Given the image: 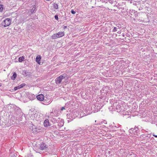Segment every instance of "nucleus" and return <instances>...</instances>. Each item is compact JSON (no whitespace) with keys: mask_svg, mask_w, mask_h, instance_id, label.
<instances>
[{"mask_svg":"<svg viewBox=\"0 0 157 157\" xmlns=\"http://www.w3.org/2000/svg\"><path fill=\"white\" fill-rule=\"evenodd\" d=\"M77 112L73 110L72 111H70L69 113L67 114V118L70 120V121L68 120V122L71 121L77 117Z\"/></svg>","mask_w":157,"mask_h":157,"instance_id":"f257e3e1","label":"nucleus"},{"mask_svg":"<svg viewBox=\"0 0 157 157\" xmlns=\"http://www.w3.org/2000/svg\"><path fill=\"white\" fill-rule=\"evenodd\" d=\"M67 78V75L66 74H63L57 77L56 79V82L57 84L61 83L63 80H66Z\"/></svg>","mask_w":157,"mask_h":157,"instance_id":"f03ea898","label":"nucleus"},{"mask_svg":"<svg viewBox=\"0 0 157 157\" xmlns=\"http://www.w3.org/2000/svg\"><path fill=\"white\" fill-rule=\"evenodd\" d=\"M39 149L42 150H44L45 151H47L48 150V146L43 142L40 143Z\"/></svg>","mask_w":157,"mask_h":157,"instance_id":"7ed1b4c3","label":"nucleus"},{"mask_svg":"<svg viewBox=\"0 0 157 157\" xmlns=\"http://www.w3.org/2000/svg\"><path fill=\"white\" fill-rule=\"evenodd\" d=\"M11 19L10 18H6L5 19L2 23V25L4 27L9 25L11 23Z\"/></svg>","mask_w":157,"mask_h":157,"instance_id":"20e7f679","label":"nucleus"},{"mask_svg":"<svg viewBox=\"0 0 157 157\" xmlns=\"http://www.w3.org/2000/svg\"><path fill=\"white\" fill-rule=\"evenodd\" d=\"M129 133L131 134H133L134 135L137 134L139 132L138 128L137 127L135 126L134 128H131L129 130Z\"/></svg>","mask_w":157,"mask_h":157,"instance_id":"39448f33","label":"nucleus"},{"mask_svg":"<svg viewBox=\"0 0 157 157\" xmlns=\"http://www.w3.org/2000/svg\"><path fill=\"white\" fill-rule=\"evenodd\" d=\"M93 107H94L95 109L94 112H95L96 111L97 112L101 108L102 106L99 103H96L93 106Z\"/></svg>","mask_w":157,"mask_h":157,"instance_id":"423d86ee","label":"nucleus"},{"mask_svg":"<svg viewBox=\"0 0 157 157\" xmlns=\"http://www.w3.org/2000/svg\"><path fill=\"white\" fill-rule=\"evenodd\" d=\"M116 106V111H117V112H120L121 110V106L120 105L118 104H117V103H114L113 104V107H115Z\"/></svg>","mask_w":157,"mask_h":157,"instance_id":"0eeeda50","label":"nucleus"},{"mask_svg":"<svg viewBox=\"0 0 157 157\" xmlns=\"http://www.w3.org/2000/svg\"><path fill=\"white\" fill-rule=\"evenodd\" d=\"M14 110V115H16L17 116H18L19 117L21 116V112L20 108H17L15 109Z\"/></svg>","mask_w":157,"mask_h":157,"instance_id":"6e6552de","label":"nucleus"},{"mask_svg":"<svg viewBox=\"0 0 157 157\" xmlns=\"http://www.w3.org/2000/svg\"><path fill=\"white\" fill-rule=\"evenodd\" d=\"M36 98L38 100L40 101H44V102L45 100H44V96L43 94H39L36 96Z\"/></svg>","mask_w":157,"mask_h":157,"instance_id":"1a4fd4ad","label":"nucleus"},{"mask_svg":"<svg viewBox=\"0 0 157 157\" xmlns=\"http://www.w3.org/2000/svg\"><path fill=\"white\" fill-rule=\"evenodd\" d=\"M141 136L143 138H146L147 140H148L151 138V134L150 135L149 134H143Z\"/></svg>","mask_w":157,"mask_h":157,"instance_id":"9d476101","label":"nucleus"},{"mask_svg":"<svg viewBox=\"0 0 157 157\" xmlns=\"http://www.w3.org/2000/svg\"><path fill=\"white\" fill-rule=\"evenodd\" d=\"M44 126L46 127L50 126V124H49V120L48 119H46L44 121Z\"/></svg>","mask_w":157,"mask_h":157,"instance_id":"9b49d317","label":"nucleus"},{"mask_svg":"<svg viewBox=\"0 0 157 157\" xmlns=\"http://www.w3.org/2000/svg\"><path fill=\"white\" fill-rule=\"evenodd\" d=\"M22 74L23 75H24L25 77H26L28 76H30L31 73L27 70H24L22 71Z\"/></svg>","mask_w":157,"mask_h":157,"instance_id":"f8f14e48","label":"nucleus"},{"mask_svg":"<svg viewBox=\"0 0 157 157\" xmlns=\"http://www.w3.org/2000/svg\"><path fill=\"white\" fill-rule=\"evenodd\" d=\"M41 56L40 55L37 56L36 59V61L39 64H40V60L41 59Z\"/></svg>","mask_w":157,"mask_h":157,"instance_id":"ddd939ff","label":"nucleus"},{"mask_svg":"<svg viewBox=\"0 0 157 157\" xmlns=\"http://www.w3.org/2000/svg\"><path fill=\"white\" fill-rule=\"evenodd\" d=\"M57 35L58 38L62 37L64 35V33L63 32H59L56 33Z\"/></svg>","mask_w":157,"mask_h":157,"instance_id":"4468645a","label":"nucleus"},{"mask_svg":"<svg viewBox=\"0 0 157 157\" xmlns=\"http://www.w3.org/2000/svg\"><path fill=\"white\" fill-rule=\"evenodd\" d=\"M30 10L31 14H33V13H35V11L36 10V6H34L33 8Z\"/></svg>","mask_w":157,"mask_h":157,"instance_id":"2eb2a0df","label":"nucleus"},{"mask_svg":"<svg viewBox=\"0 0 157 157\" xmlns=\"http://www.w3.org/2000/svg\"><path fill=\"white\" fill-rule=\"evenodd\" d=\"M17 73L16 72H14L13 75L11 77V79L12 80H14L17 77Z\"/></svg>","mask_w":157,"mask_h":157,"instance_id":"dca6fc26","label":"nucleus"},{"mask_svg":"<svg viewBox=\"0 0 157 157\" xmlns=\"http://www.w3.org/2000/svg\"><path fill=\"white\" fill-rule=\"evenodd\" d=\"M85 111L86 112V114H85V113L84 114H85V116L87 115L90 114L92 113V112H90V111L88 109H86L85 110Z\"/></svg>","mask_w":157,"mask_h":157,"instance_id":"f3484780","label":"nucleus"},{"mask_svg":"<svg viewBox=\"0 0 157 157\" xmlns=\"http://www.w3.org/2000/svg\"><path fill=\"white\" fill-rule=\"evenodd\" d=\"M25 59V58H24V56H22L20 57L19 58L18 60L19 62H21L22 61H24V59Z\"/></svg>","mask_w":157,"mask_h":157,"instance_id":"a211bd4d","label":"nucleus"},{"mask_svg":"<svg viewBox=\"0 0 157 157\" xmlns=\"http://www.w3.org/2000/svg\"><path fill=\"white\" fill-rule=\"evenodd\" d=\"M52 39H57V38H58L56 34H53L52 35Z\"/></svg>","mask_w":157,"mask_h":157,"instance_id":"6ab92c4d","label":"nucleus"},{"mask_svg":"<svg viewBox=\"0 0 157 157\" xmlns=\"http://www.w3.org/2000/svg\"><path fill=\"white\" fill-rule=\"evenodd\" d=\"M54 8L56 9H57L58 8V5L57 4L54 3L53 4Z\"/></svg>","mask_w":157,"mask_h":157,"instance_id":"aec40b11","label":"nucleus"},{"mask_svg":"<svg viewBox=\"0 0 157 157\" xmlns=\"http://www.w3.org/2000/svg\"><path fill=\"white\" fill-rule=\"evenodd\" d=\"M118 30H119V29H117V27H114L113 29L112 30V32H115L117 31Z\"/></svg>","mask_w":157,"mask_h":157,"instance_id":"412c9836","label":"nucleus"},{"mask_svg":"<svg viewBox=\"0 0 157 157\" xmlns=\"http://www.w3.org/2000/svg\"><path fill=\"white\" fill-rule=\"evenodd\" d=\"M135 11L134 10H130V13L131 15H133V14L135 13Z\"/></svg>","mask_w":157,"mask_h":157,"instance_id":"4be33fe9","label":"nucleus"},{"mask_svg":"<svg viewBox=\"0 0 157 157\" xmlns=\"http://www.w3.org/2000/svg\"><path fill=\"white\" fill-rule=\"evenodd\" d=\"M20 89H21V88H20V87L19 86H16L14 88V90H17Z\"/></svg>","mask_w":157,"mask_h":157,"instance_id":"5701e85b","label":"nucleus"},{"mask_svg":"<svg viewBox=\"0 0 157 157\" xmlns=\"http://www.w3.org/2000/svg\"><path fill=\"white\" fill-rule=\"evenodd\" d=\"M3 5L0 4V11L2 12L3 9Z\"/></svg>","mask_w":157,"mask_h":157,"instance_id":"b1692460","label":"nucleus"},{"mask_svg":"<svg viewBox=\"0 0 157 157\" xmlns=\"http://www.w3.org/2000/svg\"><path fill=\"white\" fill-rule=\"evenodd\" d=\"M117 8H118L119 9H121V12H122L123 10L124 9V7L122 8L121 7V6H120V5H119L117 7Z\"/></svg>","mask_w":157,"mask_h":157,"instance_id":"393cba45","label":"nucleus"},{"mask_svg":"<svg viewBox=\"0 0 157 157\" xmlns=\"http://www.w3.org/2000/svg\"><path fill=\"white\" fill-rule=\"evenodd\" d=\"M26 85V84L25 83H22L21 84V85H19L20 88H21L23 87L24 86H25Z\"/></svg>","mask_w":157,"mask_h":157,"instance_id":"a878e982","label":"nucleus"},{"mask_svg":"<svg viewBox=\"0 0 157 157\" xmlns=\"http://www.w3.org/2000/svg\"><path fill=\"white\" fill-rule=\"evenodd\" d=\"M63 123H64V122L63 121H61V123H60V125H59V124H58V125L60 127H62L63 124Z\"/></svg>","mask_w":157,"mask_h":157,"instance_id":"bb28decb","label":"nucleus"},{"mask_svg":"<svg viewBox=\"0 0 157 157\" xmlns=\"http://www.w3.org/2000/svg\"><path fill=\"white\" fill-rule=\"evenodd\" d=\"M55 18L57 21L58 20V15H55Z\"/></svg>","mask_w":157,"mask_h":157,"instance_id":"cd10ccee","label":"nucleus"},{"mask_svg":"<svg viewBox=\"0 0 157 157\" xmlns=\"http://www.w3.org/2000/svg\"><path fill=\"white\" fill-rule=\"evenodd\" d=\"M117 26V29H120L121 28V26L120 25H116Z\"/></svg>","mask_w":157,"mask_h":157,"instance_id":"c85d7f7f","label":"nucleus"},{"mask_svg":"<svg viewBox=\"0 0 157 157\" xmlns=\"http://www.w3.org/2000/svg\"><path fill=\"white\" fill-rule=\"evenodd\" d=\"M71 13L72 14H75L76 13V12L73 10H72L71 11Z\"/></svg>","mask_w":157,"mask_h":157,"instance_id":"c756f323","label":"nucleus"},{"mask_svg":"<svg viewBox=\"0 0 157 157\" xmlns=\"http://www.w3.org/2000/svg\"><path fill=\"white\" fill-rule=\"evenodd\" d=\"M133 15L135 16V17H136L137 16H138V14L137 13V12L135 11V13L133 14Z\"/></svg>","mask_w":157,"mask_h":157,"instance_id":"7c9ffc66","label":"nucleus"},{"mask_svg":"<svg viewBox=\"0 0 157 157\" xmlns=\"http://www.w3.org/2000/svg\"><path fill=\"white\" fill-rule=\"evenodd\" d=\"M103 123H104V124H107V122L105 121H102L101 122V123L102 124Z\"/></svg>","mask_w":157,"mask_h":157,"instance_id":"2f4dec72","label":"nucleus"},{"mask_svg":"<svg viewBox=\"0 0 157 157\" xmlns=\"http://www.w3.org/2000/svg\"><path fill=\"white\" fill-rule=\"evenodd\" d=\"M117 31V33L118 34H120L121 33V30H120V29H119V30H118V31Z\"/></svg>","mask_w":157,"mask_h":157,"instance_id":"473e14b6","label":"nucleus"},{"mask_svg":"<svg viewBox=\"0 0 157 157\" xmlns=\"http://www.w3.org/2000/svg\"><path fill=\"white\" fill-rule=\"evenodd\" d=\"M113 0H111V1H109V3L111 4H113L114 2Z\"/></svg>","mask_w":157,"mask_h":157,"instance_id":"72a5a7b5","label":"nucleus"},{"mask_svg":"<svg viewBox=\"0 0 157 157\" xmlns=\"http://www.w3.org/2000/svg\"><path fill=\"white\" fill-rule=\"evenodd\" d=\"M65 107H63L61 108V110H63L64 109H65Z\"/></svg>","mask_w":157,"mask_h":157,"instance_id":"f704fd0d","label":"nucleus"},{"mask_svg":"<svg viewBox=\"0 0 157 157\" xmlns=\"http://www.w3.org/2000/svg\"><path fill=\"white\" fill-rule=\"evenodd\" d=\"M142 9H143L142 7L140 6V7L139 8V10H142Z\"/></svg>","mask_w":157,"mask_h":157,"instance_id":"c9c22d12","label":"nucleus"},{"mask_svg":"<svg viewBox=\"0 0 157 157\" xmlns=\"http://www.w3.org/2000/svg\"><path fill=\"white\" fill-rule=\"evenodd\" d=\"M153 136H154L155 137L157 138V135H155L154 133L152 134Z\"/></svg>","mask_w":157,"mask_h":157,"instance_id":"e433bc0d","label":"nucleus"},{"mask_svg":"<svg viewBox=\"0 0 157 157\" xmlns=\"http://www.w3.org/2000/svg\"><path fill=\"white\" fill-rule=\"evenodd\" d=\"M67 28V26H64V27H63V29H65Z\"/></svg>","mask_w":157,"mask_h":157,"instance_id":"4c0bfd02","label":"nucleus"},{"mask_svg":"<svg viewBox=\"0 0 157 157\" xmlns=\"http://www.w3.org/2000/svg\"><path fill=\"white\" fill-rule=\"evenodd\" d=\"M2 84L1 83H0V87H1L2 85Z\"/></svg>","mask_w":157,"mask_h":157,"instance_id":"58836bf2","label":"nucleus"},{"mask_svg":"<svg viewBox=\"0 0 157 157\" xmlns=\"http://www.w3.org/2000/svg\"><path fill=\"white\" fill-rule=\"evenodd\" d=\"M122 36H123V37H124V36H124V34H122Z\"/></svg>","mask_w":157,"mask_h":157,"instance_id":"ea45409f","label":"nucleus"},{"mask_svg":"<svg viewBox=\"0 0 157 157\" xmlns=\"http://www.w3.org/2000/svg\"><path fill=\"white\" fill-rule=\"evenodd\" d=\"M36 132H38V130H36Z\"/></svg>","mask_w":157,"mask_h":157,"instance_id":"a19ab883","label":"nucleus"},{"mask_svg":"<svg viewBox=\"0 0 157 157\" xmlns=\"http://www.w3.org/2000/svg\"><path fill=\"white\" fill-rule=\"evenodd\" d=\"M126 37H124V39H125V40L126 39Z\"/></svg>","mask_w":157,"mask_h":157,"instance_id":"79ce46f5","label":"nucleus"},{"mask_svg":"<svg viewBox=\"0 0 157 157\" xmlns=\"http://www.w3.org/2000/svg\"><path fill=\"white\" fill-rule=\"evenodd\" d=\"M137 20H139L140 19H137Z\"/></svg>","mask_w":157,"mask_h":157,"instance_id":"37998d69","label":"nucleus"},{"mask_svg":"<svg viewBox=\"0 0 157 157\" xmlns=\"http://www.w3.org/2000/svg\"><path fill=\"white\" fill-rule=\"evenodd\" d=\"M133 20H135V18H134V19H133Z\"/></svg>","mask_w":157,"mask_h":157,"instance_id":"c03bdc74","label":"nucleus"},{"mask_svg":"<svg viewBox=\"0 0 157 157\" xmlns=\"http://www.w3.org/2000/svg\"><path fill=\"white\" fill-rule=\"evenodd\" d=\"M110 151H109V153H110Z\"/></svg>","mask_w":157,"mask_h":157,"instance_id":"a18cd8bd","label":"nucleus"}]
</instances>
